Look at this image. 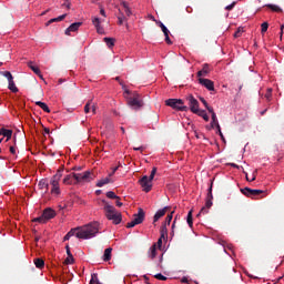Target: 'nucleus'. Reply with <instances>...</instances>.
Here are the masks:
<instances>
[{
  "mask_svg": "<svg viewBox=\"0 0 284 284\" xmlns=\"http://www.w3.org/2000/svg\"><path fill=\"white\" fill-rule=\"evenodd\" d=\"M33 263L36 267H38V270H43V267H45V262L43 261V258H36Z\"/></svg>",
  "mask_w": 284,
  "mask_h": 284,
  "instance_id": "nucleus-28",
  "label": "nucleus"
},
{
  "mask_svg": "<svg viewBox=\"0 0 284 284\" xmlns=\"http://www.w3.org/2000/svg\"><path fill=\"white\" fill-rule=\"evenodd\" d=\"M236 2H233L232 4L227 6L225 9L227 11H231L235 7Z\"/></svg>",
  "mask_w": 284,
  "mask_h": 284,
  "instance_id": "nucleus-53",
  "label": "nucleus"
},
{
  "mask_svg": "<svg viewBox=\"0 0 284 284\" xmlns=\"http://www.w3.org/2000/svg\"><path fill=\"white\" fill-rule=\"evenodd\" d=\"M101 192H102L101 190H97L95 194L99 196L101 194Z\"/></svg>",
  "mask_w": 284,
  "mask_h": 284,
  "instance_id": "nucleus-64",
  "label": "nucleus"
},
{
  "mask_svg": "<svg viewBox=\"0 0 284 284\" xmlns=\"http://www.w3.org/2000/svg\"><path fill=\"white\" fill-rule=\"evenodd\" d=\"M182 283H187V277H183Z\"/></svg>",
  "mask_w": 284,
  "mask_h": 284,
  "instance_id": "nucleus-63",
  "label": "nucleus"
},
{
  "mask_svg": "<svg viewBox=\"0 0 284 284\" xmlns=\"http://www.w3.org/2000/svg\"><path fill=\"white\" fill-rule=\"evenodd\" d=\"M68 17L67 13L58 17V18H53V19H50L47 23V26H50L51 23H57V21H63V19H65Z\"/></svg>",
  "mask_w": 284,
  "mask_h": 284,
  "instance_id": "nucleus-31",
  "label": "nucleus"
},
{
  "mask_svg": "<svg viewBox=\"0 0 284 284\" xmlns=\"http://www.w3.org/2000/svg\"><path fill=\"white\" fill-rule=\"evenodd\" d=\"M103 261L108 262L112 260V247L105 248L102 256Z\"/></svg>",
  "mask_w": 284,
  "mask_h": 284,
  "instance_id": "nucleus-25",
  "label": "nucleus"
},
{
  "mask_svg": "<svg viewBox=\"0 0 284 284\" xmlns=\"http://www.w3.org/2000/svg\"><path fill=\"white\" fill-rule=\"evenodd\" d=\"M81 26H83L82 22L72 23L69 28L65 29L64 34L70 37V32H77V30H79V28H81Z\"/></svg>",
  "mask_w": 284,
  "mask_h": 284,
  "instance_id": "nucleus-16",
  "label": "nucleus"
},
{
  "mask_svg": "<svg viewBox=\"0 0 284 284\" xmlns=\"http://www.w3.org/2000/svg\"><path fill=\"white\" fill-rule=\"evenodd\" d=\"M42 216L44 217V221H50V219H54L57 216V212L52 209H45L42 213Z\"/></svg>",
  "mask_w": 284,
  "mask_h": 284,
  "instance_id": "nucleus-15",
  "label": "nucleus"
},
{
  "mask_svg": "<svg viewBox=\"0 0 284 284\" xmlns=\"http://www.w3.org/2000/svg\"><path fill=\"white\" fill-rule=\"evenodd\" d=\"M133 150H134L135 152H143V150H145V146L133 148Z\"/></svg>",
  "mask_w": 284,
  "mask_h": 284,
  "instance_id": "nucleus-51",
  "label": "nucleus"
},
{
  "mask_svg": "<svg viewBox=\"0 0 284 284\" xmlns=\"http://www.w3.org/2000/svg\"><path fill=\"white\" fill-rule=\"evenodd\" d=\"M242 32H243V29H242V28H239L237 31L234 33V37H235V38H240L241 34H242Z\"/></svg>",
  "mask_w": 284,
  "mask_h": 284,
  "instance_id": "nucleus-48",
  "label": "nucleus"
},
{
  "mask_svg": "<svg viewBox=\"0 0 284 284\" xmlns=\"http://www.w3.org/2000/svg\"><path fill=\"white\" fill-rule=\"evenodd\" d=\"M156 23L160 26V28L165 37L166 43L169 45H172V40L170 39V30L168 29V27H165V24H163V22H156Z\"/></svg>",
  "mask_w": 284,
  "mask_h": 284,
  "instance_id": "nucleus-13",
  "label": "nucleus"
},
{
  "mask_svg": "<svg viewBox=\"0 0 284 284\" xmlns=\"http://www.w3.org/2000/svg\"><path fill=\"white\" fill-rule=\"evenodd\" d=\"M38 187H39V190H44V194H48L49 184H48V181H47V180H41V181L38 183Z\"/></svg>",
  "mask_w": 284,
  "mask_h": 284,
  "instance_id": "nucleus-23",
  "label": "nucleus"
},
{
  "mask_svg": "<svg viewBox=\"0 0 284 284\" xmlns=\"http://www.w3.org/2000/svg\"><path fill=\"white\" fill-rule=\"evenodd\" d=\"M266 7L268 9H271V11L273 12H282V9L278 7V6H275V4H266Z\"/></svg>",
  "mask_w": 284,
  "mask_h": 284,
  "instance_id": "nucleus-34",
  "label": "nucleus"
},
{
  "mask_svg": "<svg viewBox=\"0 0 284 284\" xmlns=\"http://www.w3.org/2000/svg\"><path fill=\"white\" fill-rule=\"evenodd\" d=\"M106 197L108 199H116V201L121 200V197H119V195H116V193H114L113 191L106 192Z\"/></svg>",
  "mask_w": 284,
  "mask_h": 284,
  "instance_id": "nucleus-32",
  "label": "nucleus"
},
{
  "mask_svg": "<svg viewBox=\"0 0 284 284\" xmlns=\"http://www.w3.org/2000/svg\"><path fill=\"white\" fill-rule=\"evenodd\" d=\"M10 153L11 154H13V156H14V154H17V149H14V146H10Z\"/></svg>",
  "mask_w": 284,
  "mask_h": 284,
  "instance_id": "nucleus-54",
  "label": "nucleus"
},
{
  "mask_svg": "<svg viewBox=\"0 0 284 284\" xmlns=\"http://www.w3.org/2000/svg\"><path fill=\"white\" fill-rule=\"evenodd\" d=\"M213 185H214V179L211 180V184L206 193L204 206L201 209L197 216H205V214H210V210H212V205H214V203L212 202L214 200V195L212 194Z\"/></svg>",
  "mask_w": 284,
  "mask_h": 284,
  "instance_id": "nucleus-4",
  "label": "nucleus"
},
{
  "mask_svg": "<svg viewBox=\"0 0 284 284\" xmlns=\"http://www.w3.org/2000/svg\"><path fill=\"white\" fill-rule=\"evenodd\" d=\"M241 192L243 195H245L247 197H255V196L263 194V190H256V189H251V187L241 189Z\"/></svg>",
  "mask_w": 284,
  "mask_h": 284,
  "instance_id": "nucleus-11",
  "label": "nucleus"
},
{
  "mask_svg": "<svg viewBox=\"0 0 284 284\" xmlns=\"http://www.w3.org/2000/svg\"><path fill=\"white\" fill-rule=\"evenodd\" d=\"M168 210H170V206H165L164 209L159 210L153 217V223H156L159 219L165 216V214L168 213Z\"/></svg>",
  "mask_w": 284,
  "mask_h": 284,
  "instance_id": "nucleus-18",
  "label": "nucleus"
},
{
  "mask_svg": "<svg viewBox=\"0 0 284 284\" xmlns=\"http://www.w3.org/2000/svg\"><path fill=\"white\" fill-rule=\"evenodd\" d=\"M100 14H101L102 17H106V16H105V9L101 8V9H100Z\"/></svg>",
  "mask_w": 284,
  "mask_h": 284,
  "instance_id": "nucleus-58",
  "label": "nucleus"
},
{
  "mask_svg": "<svg viewBox=\"0 0 284 284\" xmlns=\"http://www.w3.org/2000/svg\"><path fill=\"white\" fill-rule=\"evenodd\" d=\"M115 205H116L118 207H123V203H121V202H119V201L115 202Z\"/></svg>",
  "mask_w": 284,
  "mask_h": 284,
  "instance_id": "nucleus-59",
  "label": "nucleus"
},
{
  "mask_svg": "<svg viewBox=\"0 0 284 284\" xmlns=\"http://www.w3.org/2000/svg\"><path fill=\"white\" fill-rule=\"evenodd\" d=\"M73 170H74L75 172H81V170H83V166H74Z\"/></svg>",
  "mask_w": 284,
  "mask_h": 284,
  "instance_id": "nucleus-56",
  "label": "nucleus"
},
{
  "mask_svg": "<svg viewBox=\"0 0 284 284\" xmlns=\"http://www.w3.org/2000/svg\"><path fill=\"white\" fill-rule=\"evenodd\" d=\"M28 68H30V70H32L34 74H37L38 77H41V70L39 69V67L34 65L32 62H29Z\"/></svg>",
  "mask_w": 284,
  "mask_h": 284,
  "instance_id": "nucleus-27",
  "label": "nucleus"
},
{
  "mask_svg": "<svg viewBox=\"0 0 284 284\" xmlns=\"http://www.w3.org/2000/svg\"><path fill=\"white\" fill-rule=\"evenodd\" d=\"M154 278H156L158 281H166L168 277H165V275L158 273L154 275Z\"/></svg>",
  "mask_w": 284,
  "mask_h": 284,
  "instance_id": "nucleus-42",
  "label": "nucleus"
},
{
  "mask_svg": "<svg viewBox=\"0 0 284 284\" xmlns=\"http://www.w3.org/2000/svg\"><path fill=\"white\" fill-rule=\"evenodd\" d=\"M122 10L124 11V14L128 17H132V10H130V7L128 6V2H122Z\"/></svg>",
  "mask_w": 284,
  "mask_h": 284,
  "instance_id": "nucleus-30",
  "label": "nucleus"
},
{
  "mask_svg": "<svg viewBox=\"0 0 284 284\" xmlns=\"http://www.w3.org/2000/svg\"><path fill=\"white\" fill-rule=\"evenodd\" d=\"M71 236L67 233V236L63 237V241H70Z\"/></svg>",
  "mask_w": 284,
  "mask_h": 284,
  "instance_id": "nucleus-60",
  "label": "nucleus"
},
{
  "mask_svg": "<svg viewBox=\"0 0 284 284\" xmlns=\"http://www.w3.org/2000/svg\"><path fill=\"white\" fill-rule=\"evenodd\" d=\"M124 95L126 99V105H129V108H131V110H141V108H143L145 105V103L143 102V99L141 98V94H139V92L134 91L131 92L128 89H124Z\"/></svg>",
  "mask_w": 284,
  "mask_h": 284,
  "instance_id": "nucleus-2",
  "label": "nucleus"
},
{
  "mask_svg": "<svg viewBox=\"0 0 284 284\" xmlns=\"http://www.w3.org/2000/svg\"><path fill=\"white\" fill-rule=\"evenodd\" d=\"M162 245H163V239L160 237V239L158 240V246H159V247H162Z\"/></svg>",
  "mask_w": 284,
  "mask_h": 284,
  "instance_id": "nucleus-55",
  "label": "nucleus"
},
{
  "mask_svg": "<svg viewBox=\"0 0 284 284\" xmlns=\"http://www.w3.org/2000/svg\"><path fill=\"white\" fill-rule=\"evenodd\" d=\"M104 42L106 43L108 48H114V39L113 38H104Z\"/></svg>",
  "mask_w": 284,
  "mask_h": 284,
  "instance_id": "nucleus-33",
  "label": "nucleus"
},
{
  "mask_svg": "<svg viewBox=\"0 0 284 284\" xmlns=\"http://www.w3.org/2000/svg\"><path fill=\"white\" fill-rule=\"evenodd\" d=\"M36 105H38L39 108H41V110H43V112H47L48 114H50V108L48 106V104H45L44 102L41 101H37Z\"/></svg>",
  "mask_w": 284,
  "mask_h": 284,
  "instance_id": "nucleus-29",
  "label": "nucleus"
},
{
  "mask_svg": "<svg viewBox=\"0 0 284 284\" xmlns=\"http://www.w3.org/2000/svg\"><path fill=\"white\" fill-rule=\"evenodd\" d=\"M264 97H266V100L271 101V99H272V89H268V91H266V94H264Z\"/></svg>",
  "mask_w": 284,
  "mask_h": 284,
  "instance_id": "nucleus-46",
  "label": "nucleus"
},
{
  "mask_svg": "<svg viewBox=\"0 0 284 284\" xmlns=\"http://www.w3.org/2000/svg\"><path fill=\"white\" fill-rule=\"evenodd\" d=\"M102 203L104 205L103 210L106 219L109 221H113L114 225H119V223H121L123 220L121 212L116 211V209L113 205H110V203H108L105 200H103Z\"/></svg>",
  "mask_w": 284,
  "mask_h": 284,
  "instance_id": "nucleus-3",
  "label": "nucleus"
},
{
  "mask_svg": "<svg viewBox=\"0 0 284 284\" xmlns=\"http://www.w3.org/2000/svg\"><path fill=\"white\" fill-rule=\"evenodd\" d=\"M120 10V14L118 16V23L119 26H123V22L125 21V16L123 14V12H121V9Z\"/></svg>",
  "mask_w": 284,
  "mask_h": 284,
  "instance_id": "nucleus-35",
  "label": "nucleus"
},
{
  "mask_svg": "<svg viewBox=\"0 0 284 284\" xmlns=\"http://www.w3.org/2000/svg\"><path fill=\"white\" fill-rule=\"evenodd\" d=\"M68 235L77 236V239L88 240L99 234V222H92L84 226L71 229Z\"/></svg>",
  "mask_w": 284,
  "mask_h": 284,
  "instance_id": "nucleus-1",
  "label": "nucleus"
},
{
  "mask_svg": "<svg viewBox=\"0 0 284 284\" xmlns=\"http://www.w3.org/2000/svg\"><path fill=\"white\" fill-rule=\"evenodd\" d=\"M165 105L173 110H180V112H187V106L184 105L183 100L181 99H169L165 101Z\"/></svg>",
  "mask_w": 284,
  "mask_h": 284,
  "instance_id": "nucleus-6",
  "label": "nucleus"
},
{
  "mask_svg": "<svg viewBox=\"0 0 284 284\" xmlns=\"http://www.w3.org/2000/svg\"><path fill=\"white\" fill-rule=\"evenodd\" d=\"M91 110H92L93 114H97V104L91 102Z\"/></svg>",
  "mask_w": 284,
  "mask_h": 284,
  "instance_id": "nucleus-52",
  "label": "nucleus"
},
{
  "mask_svg": "<svg viewBox=\"0 0 284 284\" xmlns=\"http://www.w3.org/2000/svg\"><path fill=\"white\" fill-rule=\"evenodd\" d=\"M199 82L204 85L207 90L214 91V82L207 79L200 78Z\"/></svg>",
  "mask_w": 284,
  "mask_h": 284,
  "instance_id": "nucleus-17",
  "label": "nucleus"
},
{
  "mask_svg": "<svg viewBox=\"0 0 284 284\" xmlns=\"http://www.w3.org/2000/svg\"><path fill=\"white\" fill-rule=\"evenodd\" d=\"M74 263V256L71 255V257L68 255V257L64 260V265H72Z\"/></svg>",
  "mask_w": 284,
  "mask_h": 284,
  "instance_id": "nucleus-40",
  "label": "nucleus"
},
{
  "mask_svg": "<svg viewBox=\"0 0 284 284\" xmlns=\"http://www.w3.org/2000/svg\"><path fill=\"white\" fill-rule=\"evenodd\" d=\"M196 114H199V116H202V119H204V121H210V116L207 115V113L203 110H200Z\"/></svg>",
  "mask_w": 284,
  "mask_h": 284,
  "instance_id": "nucleus-37",
  "label": "nucleus"
},
{
  "mask_svg": "<svg viewBox=\"0 0 284 284\" xmlns=\"http://www.w3.org/2000/svg\"><path fill=\"white\" fill-rule=\"evenodd\" d=\"M33 221L34 223H48L43 215H41L40 217H36Z\"/></svg>",
  "mask_w": 284,
  "mask_h": 284,
  "instance_id": "nucleus-43",
  "label": "nucleus"
},
{
  "mask_svg": "<svg viewBox=\"0 0 284 284\" xmlns=\"http://www.w3.org/2000/svg\"><path fill=\"white\" fill-rule=\"evenodd\" d=\"M12 134H13V131L10 129H6V126H4V129L2 131V136L7 138L6 143H8V141H10V139H12Z\"/></svg>",
  "mask_w": 284,
  "mask_h": 284,
  "instance_id": "nucleus-26",
  "label": "nucleus"
},
{
  "mask_svg": "<svg viewBox=\"0 0 284 284\" xmlns=\"http://www.w3.org/2000/svg\"><path fill=\"white\" fill-rule=\"evenodd\" d=\"M200 101L205 105V108L211 112V128H214V112H212V108L207 105V101H205L203 98H200Z\"/></svg>",
  "mask_w": 284,
  "mask_h": 284,
  "instance_id": "nucleus-19",
  "label": "nucleus"
},
{
  "mask_svg": "<svg viewBox=\"0 0 284 284\" xmlns=\"http://www.w3.org/2000/svg\"><path fill=\"white\" fill-rule=\"evenodd\" d=\"M148 256H149V258H151V260L156 258V244H153V245L149 248Z\"/></svg>",
  "mask_w": 284,
  "mask_h": 284,
  "instance_id": "nucleus-24",
  "label": "nucleus"
},
{
  "mask_svg": "<svg viewBox=\"0 0 284 284\" xmlns=\"http://www.w3.org/2000/svg\"><path fill=\"white\" fill-rule=\"evenodd\" d=\"M267 29H268V23L267 22L262 23V33H265Z\"/></svg>",
  "mask_w": 284,
  "mask_h": 284,
  "instance_id": "nucleus-47",
  "label": "nucleus"
},
{
  "mask_svg": "<svg viewBox=\"0 0 284 284\" xmlns=\"http://www.w3.org/2000/svg\"><path fill=\"white\" fill-rule=\"evenodd\" d=\"M186 223L190 227H192V225H194L193 219H192V211H190L187 213V217H186Z\"/></svg>",
  "mask_w": 284,
  "mask_h": 284,
  "instance_id": "nucleus-36",
  "label": "nucleus"
},
{
  "mask_svg": "<svg viewBox=\"0 0 284 284\" xmlns=\"http://www.w3.org/2000/svg\"><path fill=\"white\" fill-rule=\"evenodd\" d=\"M173 214H174V212H171V213L166 216L163 226L166 227V225H170V223H172Z\"/></svg>",
  "mask_w": 284,
  "mask_h": 284,
  "instance_id": "nucleus-38",
  "label": "nucleus"
},
{
  "mask_svg": "<svg viewBox=\"0 0 284 284\" xmlns=\"http://www.w3.org/2000/svg\"><path fill=\"white\" fill-rule=\"evenodd\" d=\"M92 23H93L98 34H104L105 33V30L103 29V27H101V19L95 17V18L92 19Z\"/></svg>",
  "mask_w": 284,
  "mask_h": 284,
  "instance_id": "nucleus-14",
  "label": "nucleus"
},
{
  "mask_svg": "<svg viewBox=\"0 0 284 284\" xmlns=\"http://www.w3.org/2000/svg\"><path fill=\"white\" fill-rule=\"evenodd\" d=\"M154 176H156V168H153L150 176L143 175L142 179L139 180L143 192H150L152 190V181H154Z\"/></svg>",
  "mask_w": 284,
  "mask_h": 284,
  "instance_id": "nucleus-5",
  "label": "nucleus"
},
{
  "mask_svg": "<svg viewBox=\"0 0 284 284\" xmlns=\"http://www.w3.org/2000/svg\"><path fill=\"white\" fill-rule=\"evenodd\" d=\"M207 74H210V64L205 63L202 70L197 72V77H207Z\"/></svg>",
  "mask_w": 284,
  "mask_h": 284,
  "instance_id": "nucleus-20",
  "label": "nucleus"
},
{
  "mask_svg": "<svg viewBox=\"0 0 284 284\" xmlns=\"http://www.w3.org/2000/svg\"><path fill=\"white\" fill-rule=\"evenodd\" d=\"M74 181V173H70L63 179L64 185H72V183H77Z\"/></svg>",
  "mask_w": 284,
  "mask_h": 284,
  "instance_id": "nucleus-21",
  "label": "nucleus"
},
{
  "mask_svg": "<svg viewBox=\"0 0 284 284\" xmlns=\"http://www.w3.org/2000/svg\"><path fill=\"white\" fill-rule=\"evenodd\" d=\"M108 183H114V181L112 179H110V176L104 178L97 182V187H103V185H108Z\"/></svg>",
  "mask_w": 284,
  "mask_h": 284,
  "instance_id": "nucleus-22",
  "label": "nucleus"
},
{
  "mask_svg": "<svg viewBox=\"0 0 284 284\" xmlns=\"http://www.w3.org/2000/svg\"><path fill=\"white\" fill-rule=\"evenodd\" d=\"M65 250H67V255L70 256V258H72V252L70 251V245H65Z\"/></svg>",
  "mask_w": 284,
  "mask_h": 284,
  "instance_id": "nucleus-49",
  "label": "nucleus"
},
{
  "mask_svg": "<svg viewBox=\"0 0 284 284\" xmlns=\"http://www.w3.org/2000/svg\"><path fill=\"white\" fill-rule=\"evenodd\" d=\"M231 166L234 168V169H239V165L235 164V163H231Z\"/></svg>",
  "mask_w": 284,
  "mask_h": 284,
  "instance_id": "nucleus-62",
  "label": "nucleus"
},
{
  "mask_svg": "<svg viewBox=\"0 0 284 284\" xmlns=\"http://www.w3.org/2000/svg\"><path fill=\"white\" fill-rule=\"evenodd\" d=\"M92 108V100H90L85 105H84V112L88 114Z\"/></svg>",
  "mask_w": 284,
  "mask_h": 284,
  "instance_id": "nucleus-41",
  "label": "nucleus"
},
{
  "mask_svg": "<svg viewBox=\"0 0 284 284\" xmlns=\"http://www.w3.org/2000/svg\"><path fill=\"white\" fill-rule=\"evenodd\" d=\"M115 81H120V78H119V77H118V78H115ZM120 85H122L123 90H125V84H123V82H122V81H120Z\"/></svg>",
  "mask_w": 284,
  "mask_h": 284,
  "instance_id": "nucleus-57",
  "label": "nucleus"
},
{
  "mask_svg": "<svg viewBox=\"0 0 284 284\" xmlns=\"http://www.w3.org/2000/svg\"><path fill=\"white\" fill-rule=\"evenodd\" d=\"M63 176V169H59L57 171V174H54L51 179V185L52 187L59 186V182L61 181V178Z\"/></svg>",
  "mask_w": 284,
  "mask_h": 284,
  "instance_id": "nucleus-12",
  "label": "nucleus"
},
{
  "mask_svg": "<svg viewBox=\"0 0 284 284\" xmlns=\"http://www.w3.org/2000/svg\"><path fill=\"white\" fill-rule=\"evenodd\" d=\"M44 133H45V134H50V129L44 128Z\"/></svg>",
  "mask_w": 284,
  "mask_h": 284,
  "instance_id": "nucleus-61",
  "label": "nucleus"
},
{
  "mask_svg": "<svg viewBox=\"0 0 284 284\" xmlns=\"http://www.w3.org/2000/svg\"><path fill=\"white\" fill-rule=\"evenodd\" d=\"M160 239H165L168 236V227L166 226H162L160 230Z\"/></svg>",
  "mask_w": 284,
  "mask_h": 284,
  "instance_id": "nucleus-39",
  "label": "nucleus"
},
{
  "mask_svg": "<svg viewBox=\"0 0 284 284\" xmlns=\"http://www.w3.org/2000/svg\"><path fill=\"white\" fill-rule=\"evenodd\" d=\"M133 216V221L126 224L128 229L135 227V225H141V223L145 221V211H143V209H139L138 214H134Z\"/></svg>",
  "mask_w": 284,
  "mask_h": 284,
  "instance_id": "nucleus-7",
  "label": "nucleus"
},
{
  "mask_svg": "<svg viewBox=\"0 0 284 284\" xmlns=\"http://www.w3.org/2000/svg\"><path fill=\"white\" fill-rule=\"evenodd\" d=\"M73 179L75 183H90L92 180V172L84 171L82 173H74L73 172Z\"/></svg>",
  "mask_w": 284,
  "mask_h": 284,
  "instance_id": "nucleus-8",
  "label": "nucleus"
},
{
  "mask_svg": "<svg viewBox=\"0 0 284 284\" xmlns=\"http://www.w3.org/2000/svg\"><path fill=\"white\" fill-rule=\"evenodd\" d=\"M0 74L8 80V89L11 92H19V88H17V84H14V77H12V73L10 71H1Z\"/></svg>",
  "mask_w": 284,
  "mask_h": 284,
  "instance_id": "nucleus-9",
  "label": "nucleus"
},
{
  "mask_svg": "<svg viewBox=\"0 0 284 284\" xmlns=\"http://www.w3.org/2000/svg\"><path fill=\"white\" fill-rule=\"evenodd\" d=\"M186 101H189V108L193 114H196L201 110L199 109V100L194 98V95H189L186 98Z\"/></svg>",
  "mask_w": 284,
  "mask_h": 284,
  "instance_id": "nucleus-10",
  "label": "nucleus"
},
{
  "mask_svg": "<svg viewBox=\"0 0 284 284\" xmlns=\"http://www.w3.org/2000/svg\"><path fill=\"white\" fill-rule=\"evenodd\" d=\"M215 128L217 129V132H219L221 139L225 142V139H224V136H223V134H222V132H221V125H219L217 123H215Z\"/></svg>",
  "mask_w": 284,
  "mask_h": 284,
  "instance_id": "nucleus-45",
  "label": "nucleus"
},
{
  "mask_svg": "<svg viewBox=\"0 0 284 284\" xmlns=\"http://www.w3.org/2000/svg\"><path fill=\"white\" fill-rule=\"evenodd\" d=\"M116 170H119V166H115L112 169V172L109 174L110 179H111V176H114V174L116 173Z\"/></svg>",
  "mask_w": 284,
  "mask_h": 284,
  "instance_id": "nucleus-50",
  "label": "nucleus"
},
{
  "mask_svg": "<svg viewBox=\"0 0 284 284\" xmlns=\"http://www.w3.org/2000/svg\"><path fill=\"white\" fill-rule=\"evenodd\" d=\"M51 194H61V190L59 189V186H52Z\"/></svg>",
  "mask_w": 284,
  "mask_h": 284,
  "instance_id": "nucleus-44",
  "label": "nucleus"
}]
</instances>
